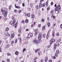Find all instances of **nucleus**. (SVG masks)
I'll return each mask as SVG.
<instances>
[{"instance_id":"052dcab7","label":"nucleus","mask_w":62,"mask_h":62,"mask_svg":"<svg viewBox=\"0 0 62 62\" xmlns=\"http://www.w3.org/2000/svg\"><path fill=\"white\" fill-rule=\"evenodd\" d=\"M60 41H61V39H59L58 41V42H59Z\"/></svg>"},{"instance_id":"6e6552de","label":"nucleus","mask_w":62,"mask_h":62,"mask_svg":"<svg viewBox=\"0 0 62 62\" xmlns=\"http://www.w3.org/2000/svg\"><path fill=\"white\" fill-rule=\"evenodd\" d=\"M22 30L21 28H19L18 29V32L19 33H21L22 32Z\"/></svg>"},{"instance_id":"c85d7f7f","label":"nucleus","mask_w":62,"mask_h":62,"mask_svg":"<svg viewBox=\"0 0 62 62\" xmlns=\"http://www.w3.org/2000/svg\"><path fill=\"white\" fill-rule=\"evenodd\" d=\"M21 22L22 23H23V24H24L25 23V21L24 20H23Z\"/></svg>"},{"instance_id":"09e8293b","label":"nucleus","mask_w":62,"mask_h":62,"mask_svg":"<svg viewBox=\"0 0 62 62\" xmlns=\"http://www.w3.org/2000/svg\"><path fill=\"white\" fill-rule=\"evenodd\" d=\"M10 60V59H8V58H7V61L8 62H9V61Z\"/></svg>"},{"instance_id":"423d86ee","label":"nucleus","mask_w":62,"mask_h":62,"mask_svg":"<svg viewBox=\"0 0 62 62\" xmlns=\"http://www.w3.org/2000/svg\"><path fill=\"white\" fill-rule=\"evenodd\" d=\"M51 41V42L50 43V44H52V43H54V42H55V40L54 39L52 38L50 40Z\"/></svg>"},{"instance_id":"7c9ffc66","label":"nucleus","mask_w":62,"mask_h":62,"mask_svg":"<svg viewBox=\"0 0 62 62\" xmlns=\"http://www.w3.org/2000/svg\"><path fill=\"white\" fill-rule=\"evenodd\" d=\"M14 34H12L11 35V38H14Z\"/></svg>"},{"instance_id":"f3484780","label":"nucleus","mask_w":62,"mask_h":62,"mask_svg":"<svg viewBox=\"0 0 62 62\" xmlns=\"http://www.w3.org/2000/svg\"><path fill=\"white\" fill-rule=\"evenodd\" d=\"M45 59H44L45 61V62H47L48 61V58H47V57H45Z\"/></svg>"},{"instance_id":"4c0bfd02","label":"nucleus","mask_w":62,"mask_h":62,"mask_svg":"<svg viewBox=\"0 0 62 62\" xmlns=\"http://www.w3.org/2000/svg\"><path fill=\"white\" fill-rule=\"evenodd\" d=\"M38 29H36L35 30V32L38 33Z\"/></svg>"},{"instance_id":"6ab92c4d","label":"nucleus","mask_w":62,"mask_h":62,"mask_svg":"<svg viewBox=\"0 0 62 62\" xmlns=\"http://www.w3.org/2000/svg\"><path fill=\"white\" fill-rule=\"evenodd\" d=\"M9 47V45L8 44L6 45L5 48H8Z\"/></svg>"},{"instance_id":"a19ab883","label":"nucleus","mask_w":62,"mask_h":62,"mask_svg":"<svg viewBox=\"0 0 62 62\" xmlns=\"http://www.w3.org/2000/svg\"><path fill=\"white\" fill-rule=\"evenodd\" d=\"M56 36L57 37H58L59 36V33L57 32L56 34Z\"/></svg>"},{"instance_id":"f8f14e48","label":"nucleus","mask_w":62,"mask_h":62,"mask_svg":"<svg viewBox=\"0 0 62 62\" xmlns=\"http://www.w3.org/2000/svg\"><path fill=\"white\" fill-rule=\"evenodd\" d=\"M49 47H50L49 46H48L47 47H46L45 48L46 50V51H48V50H49Z\"/></svg>"},{"instance_id":"e433bc0d","label":"nucleus","mask_w":62,"mask_h":62,"mask_svg":"<svg viewBox=\"0 0 62 62\" xmlns=\"http://www.w3.org/2000/svg\"><path fill=\"white\" fill-rule=\"evenodd\" d=\"M7 55L8 56H10V55H11V54H10L9 52L7 53Z\"/></svg>"},{"instance_id":"37998d69","label":"nucleus","mask_w":62,"mask_h":62,"mask_svg":"<svg viewBox=\"0 0 62 62\" xmlns=\"http://www.w3.org/2000/svg\"><path fill=\"white\" fill-rule=\"evenodd\" d=\"M53 23V26H54V27L55 26V25H56L55 23L54 22Z\"/></svg>"},{"instance_id":"2f4dec72","label":"nucleus","mask_w":62,"mask_h":62,"mask_svg":"<svg viewBox=\"0 0 62 62\" xmlns=\"http://www.w3.org/2000/svg\"><path fill=\"white\" fill-rule=\"evenodd\" d=\"M9 30V28L8 27L7 28L5 29L6 31H7V32H8V31Z\"/></svg>"},{"instance_id":"5fc2aeb1","label":"nucleus","mask_w":62,"mask_h":62,"mask_svg":"<svg viewBox=\"0 0 62 62\" xmlns=\"http://www.w3.org/2000/svg\"><path fill=\"white\" fill-rule=\"evenodd\" d=\"M53 18L54 19H55V18H56V17H55V16H53Z\"/></svg>"},{"instance_id":"0eeeda50","label":"nucleus","mask_w":62,"mask_h":62,"mask_svg":"<svg viewBox=\"0 0 62 62\" xmlns=\"http://www.w3.org/2000/svg\"><path fill=\"white\" fill-rule=\"evenodd\" d=\"M40 5H39V6L38 5H36V9H39V8H40Z\"/></svg>"},{"instance_id":"1a4fd4ad","label":"nucleus","mask_w":62,"mask_h":62,"mask_svg":"<svg viewBox=\"0 0 62 62\" xmlns=\"http://www.w3.org/2000/svg\"><path fill=\"white\" fill-rule=\"evenodd\" d=\"M35 14L34 13H32L31 15V17L32 19H33L35 17Z\"/></svg>"},{"instance_id":"7ed1b4c3","label":"nucleus","mask_w":62,"mask_h":62,"mask_svg":"<svg viewBox=\"0 0 62 62\" xmlns=\"http://www.w3.org/2000/svg\"><path fill=\"white\" fill-rule=\"evenodd\" d=\"M33 36V33L30 32L28 34L27 37L29 38H31V37H32Z\"/></svg>"},{"instance_id":"79ce46f5","label":"nucleus","mask_w":62,"mask_h":62,"mask_svg":"<svg viewBox=\"0 0 62 62\" xmlns=\"http://www.w3.org/2000/svg\"><path fill=\"white\" fill-rule=\"evenodd\" d=\"M30 5L31 7V8L33 7V4H32V3H30Z\"/></svg>"},{"instance_id":"4468645a","label":"nucleus","mask_w":62,"mask_h":62,"mask_svg":"<svg viewBox=\"0 0 62 62\" xmlns=\"http://www.w3.org/2000/svg\"><path fill=\"white\" fill-rule=\"evenodd\" d=\"M41 36H39L38 37V39H39V40H40L39 41V42H41V40H40V39H41Z\"/></svg>"},{"instance_id":"de8ad7c7","label":"nucleus","mask_w":62,"mask_h":62,"mask_svg":"<svg viewBox=\"0 0 62 62\" xmlns=\"http://www.w3.org/2000/svg\"><path fill=\"white\" fill-rule=\"evenodd\" d=\"M27 16L28 17H30V14H28L27 15Z\"/></svg>"},{"instance_id":"39448f33","label":"nucleus","mask_w":62,"mask_h":62,"mask_svg":"<svg viewBox=\"0 0 62 62\" xmlns=\"http://www.w3.org/2000/svg\"><path fill=\"white\" fill-rule=\"evenodd\" d=\"M32 42L35 44H37L39 43V41H38V40L37 39H35L34 40H33Z\"/></svg>"},{"instance_id":"473e14b6","label":"nucleus","mask_w":62,"mask_h":62,"mask_svg":"<svg viewBox=\"0 0 62 62\" xmlns=\"http://www.w3.org/2000/svg\"><path fill=\"white\" fill-rule=\"evenodd\" d=\"M47 26L48 27H49V26H50V25H51V24H50V23L48 22L47 23Z\"/></svg>"},{"instance_id":"c03bdc74","label":"nucleus","mask_w":62,"mask_h":62,"mask_svg":"<svg viewBox=\"0 0 62 62\" xmlns=\"http://www.w3.org/2000/svg\"><path fill=\"white\" fill-rule=\"evenodd\" d=\"M57 54V53H56L54 55V56L55 57H57L58 56V54Z\"/></svg>"},{"instance_id":"f03ea898","label":"nucleus","mask_w":62,"mask_h":62,"mask_svg":"<svg viewBox=\"0 0 62 62\" xmlns=\"http://www.w3.org/2000/svg\"><path fill=\"white\" fill-rule=\"evenodd\" d=\"M61 9V7L59 5L57 6L56 8L55 9V11H58L60 9Z\"/></svg>"},{"instance_id":"13d9d810","label":"nucleus","mask_w":62,"mask_h":62,"mask_svg":"<svg viewBox=\"0 0 62 62\" xmlns=\"http://www.w3.org/2000/svg\"><path fill=\"white\" fill-rule=\"evenodd\" d=\"M14 12L15 13H16L17 12V10H15L14 11Z\"/></svg>"},{"instance_id":"58836bf2","label":"nucleus","mask_w":62,"mask_h":62,"mask_svg":"<svg viewBox=\"0 0 62 62\" xmlns=\"http://www.w3.org/2000/svg\"><path fill=\"white\" fill-rule=\"evenodd\" d=\"M25 22L26 23H28V19H26L25 20Z\"/></svg>"},{"instance_id":"c9c22d12","label":"nucleus","mask_w":62,"mask_h":62,"mask_svg":"<svg viewBox=\"0 0 62 62\" xmlns=\"http://www.w3.org/2000/svg\"><path fill=\"white\" fill-rule=\"evenodd\" d=\"M49 35H47L46 37V38L47 39L49 38Z\"/></svg>"},{"instance_id":"69168bd1","label":"nucleus","mask_w":62,"mask_h":62,"mask_svg":"<svg viewBox=\"0 0 62 62\" xmlns=\"http://www.w3.org/2000/svg\"><path fill=\"white\" fill-rule=\"evenodd\" d=\"M44 1V0H40V2H42L43 1Z\"/></svg>"},{"instance_id":"774afa93","label":"nucleus","mask_w":62,"mask_h":62,"mask_svg":"<svg viewBox=\"0 0 62 62\" xmlns=\"http://www.w3.org/2000/svg\"><path fill=\"white\" fill-rule=\"evenodd\" d=\"M60 27L61 28H62V24H61L60 25Z\"/></svg>"},{"instance_id":"e2e57ef3","label":"nucleus","mask_w":62,"mask_h":62,"mask_svg":"<svg viewBox=\"0 0 62 62\" xmlns=\"http://www.w3.org/2000/svg\"><path fill=\"white\" fill-rule=\"evenodd\" d=\"M38 27H41V24H38Z\"/></svg>"},{"instance_id":"dca6fc26","label":"nucleus","mask_w":62,"mask_h":62,"mask_svg":"<svg viewBox=\"0 0 62 62\" xmlns=\"http://www.w3.org/2000/svg\"><path fill=\"white\" fill-rule=\"evenodd\" d=\"M15 54L16 55H17L19 54V52L18 51H16L15 53Z\"/></svg>"},{"instance_id":"a18cd8bd","label":"nucleus","mask_w":62,"mask_h":62,"mask_svg":"<svg viewBox=\"0 0 62 62\" xmlns=\"http://www.w3.org/2000/svg\"><path fill=\"white\" fill-rule=\"evenodd\" d=\"M50 4L51 6H53L54 5V2L53 1H52L50 3Z\"/></svg>"},{"instance_id":"393cba45","label":"nucleus","mask_w":62,"mask_h":62,"mask_svg":"<svg viewBox=\"0 0 62 62\" xmlns=\"http://www.w3.org/2000/svg\"><path fill=\"white\" fill-rule=\"evenodd\" d=\"M60 53V52H59V50H56V54H59Z\"/></svg>"},{"instance_id":"8fccbe9b","label":"nucleus","mask_w":62,"mask_h":62,"mask_svg":"<svg viewBox=\"0 0 62 62\" xmlns=\"http://www.w3.org/2000/svg\"><path fill=\"white\" fill-rule=\"evenodd\" d=\"M52 35L53 37H54V32L53 31L52 32Z\"/></svg>"},{"instance_id":"4be33fe9","label":"nucleus","mask_w":62,"mask_h":62,"mask_svg":"<svg viewBox=\"0 0 62 62\" xmlns=\"http://www.w3.org/2000/svg\"><path fill=\"white\" fill-rule=\"evenodd\" d=\"M51 29L49 30V31H48L47 32V35H50V31H51Z\"/></svg>"},{"instance_id":"3c124183","label":"nucleus","mask_w":62,"mask_h":62,"mask_svg":"<svg viewBox=\"0 0 62 62\" xmlns=\"http://www.w3.org/2000/svg\"><path fill=\"white\" fill-rule=\"evenodd\" d=\"M36 59H38V57H35V58L33 60H36V61H37V60Z\"/></svg>"},{"instance_id":"9d476101","label":"nucleus","mask_w":62,"mask_h":62,"mask_svg":"<svg viewBox=\"0 0 62 62\" xmlns=\"http://www.w3.org/2000/svg\"><path fill=\"white\" fill-rule=\"evenodd\" d=\"M56 46H57V45H56V43H55L54 44V50L56 49Z\"/></svg>"},{"instance_id":"bf43d9fd","label":"nucleus","mask_w":62,"mask_h":62,"mask_svg":"<svg viewBox=\"0 0 62 62\" xmlns=\"http://www.w3.org/2000/svg\"><path fill=\"white\" fill-rule=\"evenodd\" d=\"M44 61L42 59L40 60V62H43Z\"/></svg>"},{"instance_id":"f257e3e1","label":"nucleus","mask_w":62,"mask_h":62,"mask_svg":"<svg viewBox=\"0 0 62 62\" xmlns=\"http://www.w3.org/2000/svg\"><path fill=\"white\" fill-rule=\"evenodd\" d=\"M5 8H2L1 10V12H2V13L3 14H4V16L5 17H6L7 15V14L8 13V12L7 11H5Z\"/></svg>"},{"instance_id":"412c9836","label":"nucleus","mask_w":62,"mask_h":62,"mask_svg":"<svg viewBox=\"0 0 62 62\" xmlns=\"http://www.w3.org/2000/svg\"><path fill=\"white\" fill-rule=\"evenodd\" d=\"M45 29V26H43L42 27V31H44V29Z\"/></svg>"},{"instance_id":"9b49d317","label":"nucleus","mask_w":62,"mask_h":62,"mask_svg":"<svg viewBox=\"0 0 62 62\" xmlns=\"http://www.w3.org/2000/svg\"><path fill=\"white\" fill-rule=\"evenodd\" d=\"M55 11L54 10H52L50 12V14H53L54 13V12Z\"/></svg>"},{"instance_id":"49530a36","label":"nucleus","mask_w":62,"mask_h":62,"mask_svg":"<svg viewBox=\"0 0 62 62\" xmlns=\"http://www.w3.org/2000/svg\"><path fill=\"white\" fill-rule=\"evenodd\" d=\"M11 5L10 6H9V10L11 9Z\"/></svg>"},{"instance_id":"5701e85b","label":"nucleus","mask_w":62,"mask_h":62,"mask_svg":"<svg viewBox=\"0 0 62 62\" xmlns=\"http://www.w3.org/2000/svg\"><path fill=\"white\" fill-rule=\"evenodd\" d=\"M42 37L44 38H45V37H46V34H44L43 35Z\"/></svg>"},{"instance_id":"72a5a7b5","label":"nucleus","mask_w":62,"mask_h":62,"mask_svg":"<svg viewBox=\"0 0 62 62\" xmlns=\"http://www.w3.org/2000/svg\"><path fill=\"white\" fill-rule=\"evenodd\" d=\"M14 43V40H13L12 39L11 40V44H13Z\"/></svg>"},{"instance_id":"338daca9","label":"nucleus","mask_w":62,"mask_h":62,"mask_svg":"<svg viewBox=\"0 0 62 62\" xmlns=\"http://www.w3.org/2000/svg\"><path fill=\"white\" fill-rule=\"evenodd\" d=\"M23 52H24V51H25V50H26V49L25 48H24V49H23Z\"/></svg>"},{"instance_id":"cd10ccee","label":"nucleus","mask_w":62,"mask_h":62,"mask_svg":"<svg viewBox=\"0 0 62 62\" xmlns=\"http://www.w3.org/2000/svg\"><path fill=\"white\" fill-rule=\"evenodd\" d=\"M18 39L19 40V41H20V43H21L22 42V39L21 38H20L19 39V38H18Z\"/></svg>"},{"instance_id":"0e129e2a","label":"nucleus","mask_w":62,"mask_h":62,"mask_svg":"<svg viewBox=\"0 0 62 62\" xmlns=\"http://www.w3.org/2000/svg\"><path fill=\"white\" fill-rule=\"evenodd\" d=\"M38 50H35V52L36 53H37V52H38Z\"/></svg>"},{"instance_id":"aec40b11","label":"nucleus","mask_w":62,"mask_h":62,"mask_svg":"<svg viewBox=\"0 0 62 62\" xmlns=\"http://www.w3.org/2000/svg\"><path fill=\"white\" fill-rule=\"evenodd\" d=\"M45 4L46 7H47V6H48V0H47V1L45 3Z\"/></svg>"},{"instance_id":"ea45409f","label":"nucleus","mask_w":62,"mask_h":62,"mask_svg":"<svg viewBox=\"0 0 62 62\" xmlns=\"http://www.w3.org/2000/svg\"><path fill=\"white\" fill-rule=\"evenodd\" d=\"M18 39H17V38L16 39L15 41V43H16L17 42V41L18 40Z\"/></svg>"},{"instance_id":"6e6d98bb","label":"nucleus","mask_w":62,"mask_h":62,"mask_svg":"<svg viewBox=\"0 0 62 62\" xmlns=\"http://www.w3.org/2000/svg\"><path fill=\"white\" fill-rule=\"evenodd\" d=\"M18 12H19V13L20 14L22 12V10H19Z\"/></svg>"},{"instance_id":"2eb2a0df","label":"nucleus","mask_w":62,"mask_h":62,"mask_svg":"<svg viewBox=\"0 0 62 62\" xmlns=\"http://www.w3.org/2000/svg\"><path fill=\"white\" fill-rule=\"evenodd\" d=\"M5 36H10V34H9L8 32H6L5 33Z\"/></svg>"},{"instance_id":"a878e982","label":"nucleus","mask_w":62,"mask_h":62,"mask_svg":"<svg viewBox=\"0 0 62 62\" xmlns=\"http://www.w3.org/2000/svg\"><path fill=\"white\" fill-rule=\"evenodd\" d=\"M38 35L39 37H41L42 36V33H39Z\"/></svg>"},{"instance_id":"f704fd0d","label":"nucleus","mask_w":62,"mask_h":62,"mask_svg":"<svg viewBox=\"0 0 62 62\" xmlns=\"http://www.w3.org/2000/svg\"><path fill=\"white\" fill-rule=\"evenodd\" d=\"M41 2H40L39 4V5H40V8H41V5H42V4Z\"/></svg>"},{"instance_id":"c756f323","label":"nucleus","mask_w":62,"mask_h":62,"mask_svg":"<svg viewBox=\"0 0 62 62\" xmlns=\"http://www.w3.org/2000/svg\"><path fill=\"white\" fill-rule=\"evenodd\" d=\"M45 6V3H43V5L42 4V5H41V7H44Z\"/></svg>"},{"instance_id":"b1692460","label":"nucleus","mask_w":62,"mask_h":62,"mask_svg":"<svg viewBox=\"0 0 62 62\" xmlns=\"http://www.w3.org/2000/svg\"><path fill=\"white\" fill-rule=\"evenodd\" d=\"M38 53V55H39H39H41V54L42 53L41 51H39Z\"/></svg>"},{"instance_id":"680f3d73","label":"nucleus","mask_w":62,"mask_h":62,"mask_svg":"<svg viewBox=\"0 0 62 62\" xmlns=\"http://www.w3.org/2000/svg\"><path fill=\"white\" fill-rule=\"evenodd\" d=\"M48 62H52V60L51 59L49 60Z\"/></svg>"},{"instance_id":"a211bd4d","label":"nucleus","mask_w":62,"mask_h":62,"mask_svg":"<svg viewBox=\"0 0 62 62\" xmlns=\"http://www.w3.org/2000/svg\"><path fill=\"white\" fill-rule=\"evenodd\" d=\"M18 23L16 22L15 24V28H17V25H18Z\"/></svg>"},{"instance_id":"603ef678","label":"nucleus","mask_w":62,"mask_h":62,"mask_svg":"<svg viewBox=\"0 0 62 62\" xmlns=\"http://www.w3.org/2000/svg\"><path fill=\"white\" fill-rule=\"evenodd\" d=\"M41 21L42 22H44L45 21V20L44 19H42Z\"/></svg>"},{"instance_id":"864d4df0","label":"nucleus","mask_w":62,"mask_h":62,"mask_svg":"<svg viewBox=\"0 0 62 62\" xmlns=\"http://www.w3.org/2000/svg\"><path fill=\"white\" fill-rule=\"evenodd\" d=\"M50 8L49 7H48L47 8V10L48 11H49V10H50Z\"/></svg>"},{"instance_id":"20e7f679","label":"nucleus","mask_w":62,"mask_h":62,"mask_svg":"<svg viewBox=\"0 0 62 62\" xmlns=\"http://www.w3.org/2000/svg\"><path fill=\"white\" fill-rule=\"evenodd\" d=\"M16 22V21L15 20V21H11L9 23L10 24H11V25H12L13 24H14V25Z\"/></svg>"},{"instance_id":"ddd939ff","label":"nucleus","mask_w":62,"mask_h":62,"mask_svg":"<svg viewBox=\"0 0 62 62\" xmlns=\"http://www.w3.org/2000/svg\"><path fill=\"white\" fill-rule=\"evenodd\" d=\"M15 7L16 8H19L20 9V6H16V4H15Z\"/></svg>"},{"instance_id":"4d7b16f0","label":"nucleus","mask_w":62,"mask_h":62,"mask_svg":"<svg viewBox=\"0 0 62 62\" xmlns=\"http://www.w3.org/2000/svg\"><path fill=\"white\" fill-rule=\"evenodd\" d=\"M37 34H38V32H36L35 33L34 35L35 36H37Z\"/></svg>"},{"instance_id":"bb28decb","label":"nucleus","mask_w":62,"mask_h":62,"mask_svg":"<svg viewBox=\"0 0 62 62\" xmlns=\"http://www.w3.org/2000/svg\"><path fill=\"white\" fill-rule=\"evenodd\" d=\"M12 20H13L14 21H16L15 20V18H14V16L12 17Z\"/></svg>"}]
</instances>
